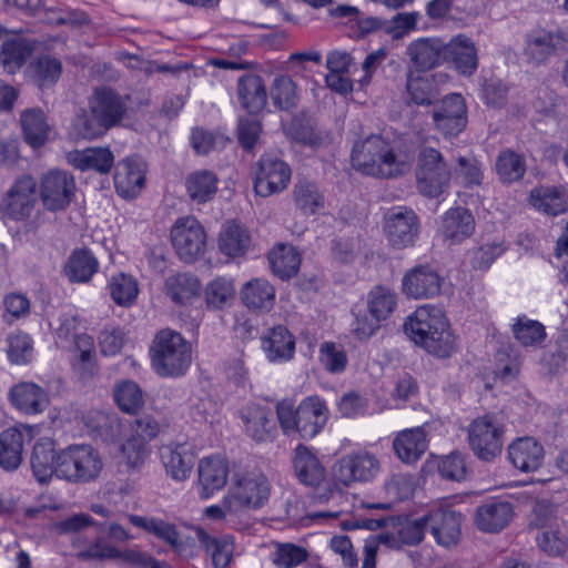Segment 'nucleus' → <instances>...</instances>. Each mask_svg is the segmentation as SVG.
I'll return each mask as SVG.
<instances>
[{"label":"nucleus","instance_id":"1","mask_svg":"<svg viewBox=\"0 0 568 568\" xmlns=\"http://www.w3.org/2000/svg\"><path fill=\"white\" fill-rule=\"evenodd\" d=\"M227 484V493L215 505V519L237 515L244 509H261L270 500L272 484L261 468L219 457L215 459V489Z\"/></svg>","mask_w":568,"mask_h":568},{"label":"nucleus","instance_id":"2","mask_svg":"<svg viewBox=\"0 0 568 568\" xmlns=\"http://www.w3.org/2000/svg\"><path fill=\"white\" fill-rule=\"evenodd\" d=\"M128 112V98L108 87L95 88L87 108L80 109L72 122L77 136L84 140L102 138L119 126Z\"/></svg>","mask_w":568,"mask_h":568},{"label":"nucleus","instance_id":"3","mask_svg":"<svg viewBox=\"0 0 568 568\" xmlns=\"http://www.w3.org/2000/svg\"><path fill=\"white\" fill-rule=\"evenodd\" d=\"M404 332L417 346L439 358L452 356L457 342L444 311L433 305H423L404 323Z\"/></svg>","mask_w":568,"mask_h":568},{"label":"nucleus","instance_id":"4","mask_svg":"<svg viewBox=\"0 0 568 568\" xmlns=\"http://www.w3.org/2000/svg\"><path fill=\"white\" fill-rule=\"evenodd\" d=\"M352 162L357 171L376 178L393 179L410 170V156L396 150L382 136L371 134L354 144Z\"/></svg>","mask_w":568,"mask_h":568},{"label":"nucleus","instance_id":"5","mask_svg":"<svg viewBox=\"0 0 568 568\" xmlns=\"http://www.w3.org/2000/svg\"><path fill=\"white\" fill-rule=\"evenodd\" d=\"M280 427L286 436L298 434L303 439L314 438L328 419V409L317 396L303 399L295 408L290 402L276 404Z\"/></svg>","mask_w":568,"mask_h":568},{"label":"nucleus","instance_id":"6","mask_svg":"<svg viewBox=\"0 0 568 568\" xmlns=\"http://www.w3.org/2000/svg\"><path fill=\"white\" fill-rule=\"evenodd\" d=\"M151 365L160 377L184 376L192 363V346L182 334L170 328L156 333L150 347Z\"/></svg>","mask_w":568,"mask_h":568},{"label":"nucleus","instance_id":"7","mask_svg":"<svg viewBox=\"0 0 568 568\" xmlns=\"http://www.w3.org/2000/svg\"><path fill=\"white\" fill-rule=\"evenodd\" d=\"M102 468L101 456L91 445H71L58 454L57 477L70 483L93 481Z\"/></svg>","mask_w":568,"mask_h":568},{"label":"nucleus","instance_id":"8","mask_svg":"<svg viewBox=\"0 0 568 568\" xmlns=\"http://www.w3.org/2000/svg\"><path fill=\"white\" fill-rule=\"evenodd\" d=\"M415 175L419 193L433 199L448 187L452 170L438 150L424 145L418 152Z\"/></svg>","mask_w":568,"mask_h":568},{"label":"nucleus","instance_id":"9","mask_svg":"<svg viewBox=\"0 0 568 568\" xmlns=\"http://www.w3.org/2000/svg\"><path fill=\"white\" fill-rule=\"evenodd\" d=\"M467 430L468 444L479 459L490 462L501 453L505 428L496 416H479L470 422Z\"/></svg>","mask_w":568,"mask_h":568},{"label":"nucleus","instance_id":"10","mask_svg":"<svg viewBox=\"0 0 568 568\" xmlns=\"http://www.w3.org/2000/svg\"><path fill=\"white\" fill-rule=\"evenodd\" d=\"M172 245L179 257L185 263H194L206 250V233L193 216L176 220L171 230Z\"/></svg>","mask_w":568,"mask_h":568},{"label":"nucleus","instance_id":"11","mask_svg":"<svg viewBox=\"0 0 568 568\" xmlns=\"http://www.w3.org/2000/svg\"><path fill=\"white\" fill-rule=\"evenodd\" d=\"M163 425L153 415L144 414L131 424V434L122 446V455L129 467L143 464L149 455L148 443L158 437Z\"/></svg>","mask_w":568,"mask_h":568},{"label":"nucleus","instance_id":"12","mask_svg":"<svg viewBox=\"0 0 568 568\" xmlns=\"http://www.w3.org/2000/svg\"><path fill=\"white\" fill-rule=\"evenodd\" d=\"M379 469V462L373 454L361 452L339 458L333 466V475L338 483L351 486L374 479Z\"/></svg>","mask_w":568,"mask_h":568},{"label":"nucleus","instance_id":"13","mask_svg":"<svg viewBox=\"0 0 568 568\" xmlns=\"http://www.w3.org/2000/svg\"><path fill=\"white\" fill-rule=\"evenodd\" d=\"M75 193L74 178L61 170H51L41 179L40 197L49 211L64 210Z\"/></svg>","mask_w":568,"mask_h":568},{"label":"nucleus","instance_id":"14","mask_svg":"<svg viewBox=\"0 0 568 568\" xmlns=\"http://www.w3.org/2000/svg\"><path fill=\"white\" fill-rule=\"evenodd\" d=\"M419 232L416 213L406 206H397L385 214V233L395 248H405L414 244Z\"/></svg>","mask_w":568,"mask_h":568},{"label":"nucleus","instance_id":"15","mask_svg":"<svg viewBox=\"0 0 568 568\" xmlns=\"http://www.w3.org/2000/svg\"><path fill=\"white\" fill-rule=\"evenodd\" d=\"M77 557L81 560L120 559L139 568H162L164 566V562L155 560L146 552L135 548L120 550L114 546L105 544L100 538H97L89 547L77 552Z\"/></svg>","mask_w":568,"mask_h":568},{"label":"nucleus","instance_id":"16","mask_svg":"<svg viewBox=\"0 0 568 568\" xmlns=\"http://www.w3.org/2000/svg\"><path fill=\"white\" fill-rule=\"evenodd\" d=\"M407 71L424 73L445 62L444 41L436 37L418 38L406 47Z\"/></svg>","mask_w":568,"mask_h":568},{"label":"nucleus","instance_id":"17","mask_svg":"<svg viewBox=\"0 0 568 568\" xmlns=\"http://www.w3.org/2000/svg\"><path fill=\"white\" fill-rule=\"evenodd\" d=\"M290 180V166L283 160L266 154L257 163L254 190L256 194L266 197L286 189Z\"/></svg>","mask_w":568,"mask_h":568},{"label":"nucleus","instance_id":"18","mask_svg":"<svg viewBox=\"0 0 568 568\" xmlns=\"http://www.w3.org/2000/svg\"><path fill=\"white\" fill-rule=\"evenodd\" d=\"M36 187L31 176L18 179L0 202L3 214L16 221L30 216L36 204Z\"/></svg>","mask_w":568,"mask_h":568},{"label":"nucleus","instance_id":"19","mask_svg":"<svg viewBox=\"0 0 568 568\" xmlns=\"http://www.w3.org/2000/svg\"><path fill=\"white\" fill-rule=\"evenodd\" d=\"M37 428L19 424L0 433V466L6 470L17 469L22 462L23 447L31 443Z\"/></svg>","mask_w":568,"mask_h":568},{"label":"nucleus","instance_id":"20","mask_svg":"<svg viewBox=\"0 0 568 568\" xmlns=\"http://www.w3.org/2000/svg\"><path fill=\"white\" fill-rule=\"evenodd\" d=\"M433 121L438 131L447 136L458 135L466 126V104L460 94L445 97L433 111Z\"/></svg>","mask_w":568,"mask_h":568},{"label":"nucleus","instance_id":"21","mask_svg":"<svg viewBox=\"0 0 568 568\" xmlns=\"http://www.w3.org/2000/svg\"><path fill=\"white\" fill-rule=\"evenodd\" d=\"M567 39L561 32L538 30L530 32L526 38L524 55L528 63L539 65L558 51L565 50Z\"/></svg>","mask_w":568,"mask_h":568},{"label":"nucleus","instance_id":"22","mask_svg":"<svg viewBox=\"0 0 568 568\" xmlns=\"http://www.w3.org/2000/svg\"><path fill=\"white\" fill-rule=\"evenodd\" d=\"M443 278L428 265H418L403 277V292L413 298H430L440 293Z\"/></svg>","mask_w":568,"mask_h":568},{"label":"nucleus","instance_id":"23","mask_svg":"<svg viewBox=\"0 0 568 568\" xmlns=\"http://www.w3.org/2000/svg\"><path fill=\"white\" fill-rule=\"evenodd\" d=\"M460 520V515L452 509L437 508L426 515L429 532L439 546L446 548L459 541Z\"/></svg>","mask_w":568,"mask_h":568},{"label":"nucleus","instance_id":"24","mask_svg":"<svg viewBox=\"0 0 568 568\" xmlns=\"http://www.w3.org/2000/svg\"><path fill=\"white\" fill-rule=\"evenodd\" d=\"M240 417L245 433L254 442L265 443L273 439L276 427L268 408L251 403L241 408Z\"/></svg>","mask_w":568,"mask_h":568},{"label":"nucleus","instance_id":"25","mask_svg":"<svg viewBox=\"0 0 568 568\" xmlns=\"http://www.w3.org/2000/svg\"><path fill=\"white\" fill-rule=\"evenodd\" d=\"M163 292L173 304L183 306L201 297L202 284L196 275L181 272L165 278Z\"/></svg>","mask_w":568,"mask_h":568},{"label":"nucleus","instance_id":"26","mask_svg":"<svg viewBox=\"0 0 568 568\" xmlns=\"http://www.w3.org/2000/svg\"><path fill=\"white\" fill-rule=\"evenodd\" d=\"M9 399L16 409L28 415L42 413L49 404L45 389L31 382H21L12 386Z\"/></svg>","mask_w":568,"mask_h":568},{"label":"nucleus","instance_id":"27","mask_svg":"<svg viewBox=\"0 0 568 568\" xmlns=\"http://www.w3.org/2000/svg\"><path fill=\"white\" fill-rule=\"evenodd\" d=\"M445 62L452 61L456 70L464 75H471L478 68L475 43L465 34H457L449 42H444Z\"/></svg>","mask_w":568,"mask_h":568},{"label":"nucleus","instance_id":"28","mask_svg":"<svg viewBox=\"0 0 568 568\" xmlns=\"http://www.w3.org/2000/svg\"><path fill=\"white\" fill-rule=\"evenodd\" d=\"M144 184V168L136 158H126L116 164L114 186L122 197H134Z\"/></svg>","mask_w":568,"mask_h":568},{"label":"nucleus","instance_id":"29","mask_svg":"<svg viewBox=\"0 0 568 568\" xmlns=\"http://www.w3.org/2000/svg\"><path fill=\"white\" fill-rule=\"evenodd\" d=\"M262 349L266 358L272 363H285L295 354V338L283 325L268 329L262 337Z\"/></svg>","mask_w":568,"mask_h":568},{"label":"nucleus","instance_id":"30","mask_svg":"<svg viewBox=\"0 0 568 568\" xmlns=\"http://www.w3.org/2000/svg\"><path fill=\"white\" fill-rule=\"evenodd\" d=\"M166 473L175 480H184L191 473L195 456L187 444H169L160 448Z\"/></svg>","mask_w":568,"mask_h":568},{"label":"nucleus","instance_id":"31","mask_svg":"<svg viewBox=\"0 0 568 568\" xmlns=\"http://www.w3.org/2000/svg\"><path fill=\"white\" fill-rule=\"evenodd\" d=\"M510 463L521 471H535L544 460L542 446L531 437H523L508 446Z\"/></svg>","mask_w":568,"mask_h":568},{"label":"nucleus","instance_id":"32","mask_svg":"<svg viewBox=\"0 0 568 568\" xmlns=\"http://www.w3.org/2000/svg\"><path fill=\"white\" fill-rule=\"evenodd\" d=\"M439 230L445 241L458 244L474 233L475 220L467 209L453 207L444 214Z\"/></svg>","mask_w":568,"mask_h":568},{"label":"nucleus","instance_id":"33","mask_svg":"<svg viewBox=\"0 0 568 568\" xmlns=\"http://www.w3.org/2000/svg\"><path fill=\"white\" fill-rule=\"evenodd\" d=\"M293 468L297 479L307 486H318L325 479V469L316 455L305 445H297L293 453Z\"/></svg>","mask_w":568,"mask_h":568},{"label":"nucleus","instance_id":"34","mask_svg":"<svg viewBox=\"0 0 568 568\" xmlns=\"http://www.w3.org/2000/svg\"><path fill=\"white\" fill-rule=\"evenodd\" d=\"M428 447L427 433L424 427L405 429L395 437L393 448L397 457L406 463L417 462Z\"/></svg>","mask_w":568,"mask_h":568},{"label":"nucleus","instance_id":"35","mask_svg":"<svg viewBox=\"0 0 568 568\" xmlns=\"http://www.w3.org/2000/svg\"><path fill=\"white\" fill-rule=\"evenodd\" d=\"M237 98L241 105L250 113L261 112L267 103V91L263 79L254 73L240 77Z\"/></svg>","mask_w":568,"mask_h":568},{"label":"nucleus","instance_id":"36","mask_svg":"<svg viewBox=\"0 0 568 568\" xmlns=\"http://www.w3.org/2000/svg\"><path fill=\"white\" fill-rule=\"evenodd\" d=\"M513 517V506L508 501L494 500L483 504L476 509L475 523L486 532L504 529Z\"/></svg>","mask_w":568,"mask_h":568},{"label":"nucleus","instance_id":"37","mask_svg":"<svg viewBox=\"0 0 568 568\" xmlns=\"http://www.w3.org/2000/svg\"><path fill=\"white\" fill-rule=\"evenodd\" d=\"M240 294L243 304L251 311L268 312L275 302L274 287L263 278H254L247 282Z\"/></svg>","mask_w":568,"mask_h":568},{"label":"nucleus","instance_id":"38","mask_svg":"<svg viewBox=\"0 0 568 568\" xmlns=\"http://www.w3.org/2000/svg\"><path fill=\"white\" fill-rule=\"evenodd\" d=\"M251 245V234L236 221H227L220 232L219 247L229 257L243 255Z\"/></svg>","mask_w":568,"mask_h":568},{"label":"nucleus","instance_id":"39","mask_svg":"<svg viewBox=\"0 0 568 568\" xmlns=\"http://www.w3.org/2000/svg\"><path fill=\"white\" fill-rule=\"evenodd\" d=\"M57 458L53 442L41 439L36 443L30 463L33 475L39 483L45 484L53 474L57 476Z\"/></svg>","mask_w":568,"mask_h":568},{"label":"nucleus","instance_id":"40","mask_svg":"<svg viewBox=\"0 0 568 568\" xmlns=\"http://www.w3.org/2000/svg\"><path fill=\"white\" fill-rule=\"evenodd\" d=\"M69 162L81 171L93 170L108 173L114 163V156L108 148H88L69 153Z\"/></svg>","mask_w":568,"mask_h":568},{"label":"nucleus","instance_id":"41","mask_svg":"<svg viewBox=\"0 0 568 568\" xmlns=\"http://www.w3.org/2000/svg\"><path fill=\"white\" fill-rule=\"evenodd\" d=\"M287 136L311 148H318L329 140V134L320 129L310 118L296 116L286 129Z\"/></svg>","mask_w":568,"mask_h":568},{"label":"nucleus","instance_id":"42","mask_svg":"<svg viewBox=\"0 0 568 568\" xmlns=\"http://www.w3.org/2000/svg\"><path fill=\"white\" fill-rule=\"evenodd\" d=\"M99 262L88 248H77L69 256L64 273L72 283H87L98 272Z\"/></svg>","mask_w":568,"mask_h":568},{"label":"nucleus","instance_id":"43","mask_svg":"<svg viewBox=\"0 0 568 568\" xmlns=\"http://www.w3.org/2000/svg\"><path fill=\"white\" fill-rule=\"evenodd\" d=\"M20 120L26 142L32 148L42 146L50 131L44 112L41 109H29L22 112Z\"/></svg>","mask_w":568,"mask_h":568},{"label":"nucleus","instance_id":"44","mask_svg":"<svg viewBox=\"0 0 568 568\" xmlns=\"http://www.w3.org/2000/svg\"><path fill=\"white\" fill-rule=\"evenodd\" d=\"M32 82L41 90L54 85L61 77L62 63L51 55H41L29 65Z\"/></svg>","mask_w":568,"mask_h":568},{"label":"nucleus","instance_id":"45","mask_svg":"<svg viewBox=\"0 0 568 568\" xmlns=\"http://www.w3.org/2000/svg\"><path fill=\"white\" fill-rule=\"evenodd\" d=\"M268 261L273 273L282 280L294 276L301 264L300 254L287 244H277L268 253Z\"/></svg>","mask_w":568,"mask_h":568},{"label":"nucleus","instance_id":"46","mask_svg":"<svg viewBox=\"0 0 568 568\" xmlns=\"http://www.w3.org/2000/svg\"><path fill=\"white\" fill-rule=\"evenodd\" d=\"M530 203L548 215H558L567 209V196L558 187L540 186L530 192Z\"/></svg>","mask_w":568,"mask_h":568},{"label":"nucleus","instance_id":"47","mask_svg":"<svg viewBox=\"0 0 568 568\" xmlns=\"http://www.w3.org/2000/svg\"><path fill=\"white\" fill-rule=\"evenodd\" d=\"M293 200L295 205L304 214H315L324 209V195L320 192L317 185L305 179L298 180L293 189Z\"/></svg>","mask_w":568,"mask_h":568},{"label":"nucleus","instance_id":"48","mask_svg":"<svg viewBox=\"0 0 568 568\" xmlns=\"http://www.w3.org/2000/svg\"><path fill=\"white\" fill-rule=\"evenodd\" d=\"M367 307L372 317L385 321L397 307V295L390 288L377 285L368 293Z\"/></svg>","mask_w":568,"mask_h":568},{"label":"nucleus","instance_id":"49","mask_svg":"<svg viewBox=\"0 0 568 568\" xmlns=\"http://www.w3.org/2000/svg\"><path fill=\"white\" fill-rule=\"evenodd\" d=\"M108 287L113 302L119 306H131L139 295L138 281L132 275L125 273L112 275Z\"/></svg>","mask_w":568,"mask_h":568},{"label":"nucleus","instance_id":"50","mask_svg":"<svg viewBox=\"0 0 568 568\" xmlns=\"http://www.w3.org/2000/svg\"><path fill=\"white\" fill-rule=\"evenodd\" d=\"M406 89L410 100L418 105H430L437 101L438 94L430 77L407 71Z\"/></svg>","mask_w":568,"mask_h":568},{"label":"nucleus","instance_id":"51","mask_svg":"<svg viewBox=\"0 0 568 568\" xmlns=\"http://www.w3.org/2000/svg\"><path fill=\"white\" fill-rule=\"evenodd\" d=\"M31 51L32 47L23 39L7 40L1 47L0 63L8 73L13 74L21 69Z\"/></svg>","mask_w":568,"mask_h":568},{"label":"nucleus","instance_id":"52","mask_svg":"<svg viewBox=\"0 0 568 568\" xmlns=\"http://www.w3.org/2000/svg\"><path fill=\"white\" fill-rule=\"evenodd\" d=\"M270 95L274 106L282 111L295 109L300 100L295 82L284 74L274 78Z\"/></svg>","mask_w":568,"mask_h":568},{"label":"nucleus","instance_id":"53","mask_svg":"<svg viewBox=\"0 0 568 568\" xmlns=\"http://www.w3.org/2000/svg\"><path fill=\"white\" fill-rule=\"evenodd\" d=\"M113 397L118 407L128 414L138 413L144 405L141 387L133 381L125 379L115 384Z\"/></svg>","mask_w":568,"mask_h":568},{"label":"nucleus","instance_id":"54","mask_svg":"<svg viewBox=\"0 0 568 568\" xmlns=\"http://www.w3.org/2000/svg\"><path fill=\"white\" fill-rule=\"evenodd\" d=\"M95 419L97 424L92 425V428L98 430L103 440L116 445L122 453V446L126 444L128 438L125 424L116 415H106L101 412L95 414Z\"/></svg>","mask_w":568,"mask_h":568},{"label":"nucleus","instance_id":"55","mask_svg":"<svg viewBox=\"0 0 568 568\" xmlns=\"http://www.w3.org/2000/svg\"><path fill=\"white\" fill-rule=\"evenodd\" d=\"M496 171L504 184L517 182L526 172L525 159L511 150H505L497 156Z\"/></svg>","mask_w":568,"mask_h":568},{"label":"nucleus","instance_id":"56","mask_svg":"<svg viewBox=\"0 0 568 568\" xmlns=\"http://www.w3.org/2000/svg\"><path fill=\"white\" fill-rule=\"evenodd\" d=\"M271 560L277 568H295L308 559L306 548L293 542L273 541Z\"/></svg>","mask_w":568,"mask_h":568},{"label":"nucleus","instance_id":"57","mask_svg":"<svg viewBox=\"0 0 568 568\" xmlns=\"http://www.w3.org/2000/svg\"><path fill=\"white\" fill-rule=\"evenodd\" d=\"M89 526H97L99 532L103 531L104 529V525L95 523L90 515L83 513L75 514L65 519L57 521L53 525V528L59 534H72V545L73 547L79 548V552L80 550L84 549L80 540V534ZM87 547L88 546H85V548Z\"/></svg>","mask_w":568,"mask_h":568},{"label":"nucleus","instance_id":"58","mask_svg":"<svg viewBox=\"0 0 568 568\" xmlns=\"http://www.w3.org/2000/svg\"><path fill=\"white\" fill-rule=\"evenodd\" d=\"M185 187L192 201L205 203L213 195V172L210 170H197L187 175Z\"/></svg>","mask_w":568,"mask_h":568},{"label":"nucleus","instance_id":"59","mask_svg":"<svg viewBox=\"0 0 568 568\" xmlns=\"http://www.w3.org/2000/svg\"><path fill=\"white\" fill-rule=\"evenodd\" d=\"M7 355L12 364L23 365L33 357V341L24 332L17 331L7 338Z\"/></svg>","mask_w":568,"mask_h":568},{"label":"nucleus","instance_id":"60","mask_svg":"<svg viewBox=\"0 0 568 568\" xmlns=\"http://www.w3.org/2000/svg\"><path fill=\"white\" fill-rule=\"evenodd\" d=\"M513 333L515 338L525 347L537 345L546 337L545 326L526 316L517 318L513 325Z\"/></svg>","mask_w":568,"mask_h":568},{"label":"nucleus","instance_id":"61","mask_svg":"<svg viewBox=\"0 0 568 568\" xmlns=\"http://www.w3.org/2000/svg\"><path fill=\"white\" fill-rule=\"evenodd\" d=\"M130 521L132 525L154 534L156 537L165 540L170 545H176L179 541V534L175 527L163 520L154 518H145L138 515H131Z\"/></svg>","mask_w":568,"mask_h":568},{"label":"nucleus","instance_id":"62","mask_svg":"<svg viewBox=\"0 0 568 568\" xmlns=\"http://www.w3.org/2000/svg\"><path fill=\"white\" fill-rule=\"evenodd\" d=\"M74 345L79 351V357L74 361V369L79 371L83 377L92 375L94 358V342L89 334L74 335Z\"/></svg>","mask_w":568,"mask_h":568},{"label":"nucleus","instance_id":"63","mask_svg":"<svg viewBox=\"0 0 568 568\" xmlns=\"http://www.w3.org/2000/svg\"><path fill=\"white\" fill-rule=\"evenodd\" d=\"M321 362L325 369L332 374H339L347 365L346 353L334 343H323L320 347Z\"/></svg>","mask_w":568,"mask_h":568},{"label":"nucleus","instance_id":"64","mask_svg":"<svg viewBox=\"0 0 568 568\" xmlns=\"http://www.w3.org/2000/svg\"><path fill=\"white\" fill-rule=\"evenodd\" d=\"M195 488L203 500L213 495V458L211 456L203 457L199 463Z\"/></svg>","mask_w":568,"mask_h":568}]
</instances>
